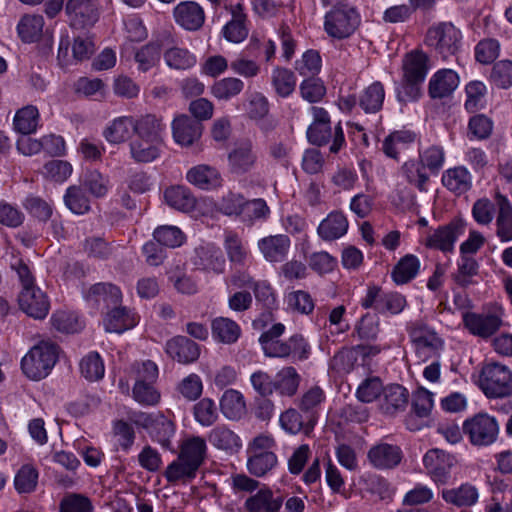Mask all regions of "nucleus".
Here are the masks:
<instances>
[{
    "label": "nucleus",
    "instance_id": "27",
    "mask_svg": "<svg viewBox=\"0 0 512 512\" xmlns=\"http://www.w3.org/2000/svg\"><path fill=\"white\" fill-rule=\"evenodd\" d=\"M497 215L495 233L501 242L512 241V204L500 193L496 195Z\"/></svg>",
    "mask_w": 512,
    "mask_h": 512
},
{
    "label": "nucleus",
    "instance_id": "51",
    "mask_svg": "<svg viewBox=\"0 0 512 512\" xmlns=\"http://www.w3.org/2000/svg\"><path fill=\"white\" fill-rule=\"evenodd\" d=\"M401 174L410 185L415 186L419 191L427 190L430 176L418 160L410 159L404 162L401 166Z\"/></svg>",
    "mask_w": 512,
    "mask_h": 512
},
{
    "label": "nucleus",
    "instance_id": "46",
    "mask_svg": "<svg viewBox=\"0 0 512 512\" xmlns=\"http://www.w3.org/2000/svg\"><path fill=\"white\" fill-rule=\"evenodd\" d=\"M416 139L415 133L408 130L394 131L382 143V150L386 156L397 159L399 154L408 148Z\"/></svg>",
    "mask_w": 512,
    "mask_h": 512
},
{
    "label": "nucleus",
    "instance_id": "25",
    "mask_svg": "<svg viewBox=\"0 0 512 512\" xmlns=\"http://www.w3.org/2000/svg\"><path fill=\"white\" fill-rule=\"evenodd\" d=\"M325 393L319 386H312L297 400L298 409L308 417V427H315L318 420V410L325 401Z\"/></svg>",
    "mask_w": 512,
    "mask_h": 512
},
{
    "label": "nucleus",
    "instance_id": "9",
    "mask_svg": "<svg viewBox=\"0 0 512 512\" xmlns=\"http://www.w3.org/2000/svg\"><path fill=\"white\" fill-rule=\"evenodd\" d=\"M224 9L230 14L231 19L223 26L222 36L229 42L240 43L244 41L249 33L248 16L244 11L241 1L226 2Z\"/></svg>",
    "mask_w": 512,
    "mask_h": 512
},
{
    "label": "nucleus",
    "instance_id": "28",
    "mask_svg": "<svg viewBox=\"0 0 512 512\" xmlns=\"http://www.w3.org/2000/svg\"><path fill=\"white\" fill-rule=\"evenodd\" d=\"M459 84L457 73L451 69L437 71L429 81V95L434 99L449 96Z\"/></svg>",
    "mask_w": 512,
    "mask_h": 512
},
{
    "label": "nucleus",
    "instance_id": "55",
    "mask_svg": "<svg viewBox=\"0 0 512 512\" xmlns=\"http://www.w3.org/2000/svg\"><path fill=\"white\" fill-rule=\"evenodd\" d=\"M247 461L248 471L256 476L262 477L277 465V456L271 451L250 453Z\"/></svg>",
    "mask_w": 512,
    "mask_h": 512
},
{
    "label": "nucleus",
    "instance_id": "52",
    "mask_svg": "<svg viewBox=\"0 0 512 512\" xmlns=\"http://www.w3.org/2000/svg\"><path fill=\"white\" fill-rule=\"evenodd\" d=\"M419 269V259L415 255L407 254L393 268L392 279L396 284H406L417 276Z\"/></svg>",
    "mask_w": 512,
    "mask_h": 512
},
{
    "label": "nucleus",
    "instance_id": "39",
    "mask_svg": "<svg viewBox=\"0 0 512 512\" xmlns=\"http://www.w3.org/2000/svg\"><path fill=\"white\" fill-rule=\"evenodd\" d=\"M179 455L199 469L207 455L205 439L200 436L185 439L179 447Z\"/></svg>",
    "mask_w": 512,
    "mask_h": 512
},
{
    "label": "nucleus",
    "instance_id": "58",
    "mask_svg": "<svg viewBox=\"0 0 512 512\" xmlns=\"http://www.w3.org/2000/svg\"><path fill=\"white\" fill-rule=\"evenodd\" d=\"M244 89V82L235 77H226L211 86V94L218 100L228 101L239 95Z\"/></svg>",
    "mask_w": 512,
    "mask_h": 512
},
{
    "label": "nucleus",
    "instance_id": "59",
    "mask_svg": "<svg viewBox=\"0 0 512 512\" xmlns=\"http://www.w3.org/2000/svg\"><path fill=\"white\" fill-rule=\"evenodd\" d=\"M64 203L66 207L74 214L83 215L89 212L90 200L84 190L77 185L67 188L64 195Z\"/></svg>",
    "mask_w": 512,
    "mask_h": 512
},
{
    "label": "nucleus",
    "instance_id": "16",
    "mask_svg": "<svg viewBox=\"0 0 512 512\" xmlns=\"http://www.w3.org/2000/svg\"><path fill=\"white\" fill-rule=\"evenodd\" d=\"M441 497L451 506L466 509L478 503L479 490L475 485L464 482L455 487L444 488L441 491Z\"/></svg>",
    "mask_w": 512,
    "mask_h": 512
},
{
    "label": "nucleus",
    "instance_id": "11",
    "mask_svg": "<svg viewBox=\"0 0 512 512\" xmlns=\"http://www.w3.org/2000/svg\"><path fill=\"white\" fill-rule=\"evenodd\" d=\"M257 154L249 140L238 143L228 154L229 171L235 175H244L255 168Z\"/></svg>",
    "mask_w": 512,
    "mask_h": 512
},
{
    "label": "nucleus",
    "instance_id": "23",
    "mask_svg": "<svg viewBox=\"0 0 512 512\" xmlns=\"http://www.w3.org/2000/svg\"><path fill=\"white\" fill-rule=\"evenodd\" d=\"M207 439L214 448L227 454H234L242 447L240 436L224 424L212 428L207 435Z\"/></svg>",
    "mask_w": 512,
    "mask_h": 512
},
{
    "label": "nucleus",
    "instance_id": "24",
    "mask_svg": "<svg viewBox=\"0 0 512 512\" xmlns=\"http://www.w3.org/2000/svg\"><path fill=\"white\" fill-rule=\"evenodd\" d=\"M172 131L176 143L190 146L201 136L202 126L189 116L180 115L173 120Z\"/></svg>",
    "mask_w": 512,
    "mask_h": 512
},
{
    "label": "nucleus",
    "instance_id": "5",
    "mask_svg": "<svg viewBox=\"0 0 512 512\" xmlns=\"http://www.w3.org/2000/svg\"><path fill=\"white\" fill-rule=\"evenodd\" d=\"M463 433L473 446L484 447L493 444L499 434L497 420L487 413H478L463 423Z\"/></svg>",
    "mask_w": 512,
    "mask_h": 512
},
{
    "label": "nucleus",
    "instance_id": "3",
    "mask_svg": "<svg viewBox=\"0 0 512 512\" xmlns=\"http://www.w3.org/2000/svg\"><path fill=\"white\" fill-rule=\"evenodd\" d=\"M361 22L357 9L350 5L332 8L324 17V30L331 38L342 40L350 37Z\"/></svg>",
    "mask_w": 512,
    "mask_h": 512
},
{
    "label": "nucleus",
    "instance_id": "43",
    "mask_svg": "<svg viewBox=\"0 0 512 512\" xmlns=\"http://www.w3.org/2000/svg\"><path fill=\"white\" fill-rule=\"evenodd\" d=\"M166 203L179 211L189 212L195 208L196 199L189 188L185 186H172L165 190Z\"/></svg>",
    "mask_w": 512,
    "mask_h": 512
},
{
    "label": "nucleus",
    "instance_id": "45",
    "mask_svg": "<svg viewBox=\"0 0 512 512\" xmlns=\"http://www.w3.org/2000/svg\"><path fill=\"white\" fill-rule=\"evenodd\" d=\"M135 118L121 116L115 118L104 130L103 135L109 143L119 144L130 138L131 131L134 132Z\"/></svg>",
    "mask_w": 512,
    "mask_h": 512
},
{
    "label": "nucleus",
    "instance_id": "40",
    "mask_svg": "<svg viewBox=\"0 0 512 512\" xmlns=\"http://www.w3.org/2000/svg\"><path fill=\"white\" fill-rule=\"evenodd\" d=\"M212 337L223 344L237 342L241 335V328L237 322L228 317H217L211 323Z\"/></svg>",
    "mask_w": 512,
    "mask_h": 512
},
{
    "label": "nucleus",
    "instance_id": "53",
    "mask_svg": "<svg viewBox=\"0 0 512 512\" xmlns=\"http://www.w3.org/2000/svg\"><path fill=\"white\" fill-rule=\"evenodd\" d=\"M39 121V111L36 106L27 105L19 109L13 120L14 128L23 135L36 131Z\"/></svg>",
    "mask_w": 512,
    "mask_h": 512
},
{
    "label": "nucleus",
    "instance_id": "31",
    "mask_svg": "<svg viewBox=\"0 0 512 512\" xmlns=\"http://www.w3.org/2000/svg\"><path fill=\"white\" fill-rule=\"evenodd\" d=\"M409 335L417 350L428 349L436 352L442 348L443 342L437 334L422 322H413L409 327Z\"/></svg>",
    "mask_w": 512,
    "mask_h": 512
},
{
    "label": "nucleus",
    "instance_id": "48",
    "mask_svg": "<svg viewBox=\"0 0 512 512\" xmlns=\"http://www.w3.org/2000/svg\"><path fill=\"white\" fill-rule=\"evenodd\" d=\"M307 421L308 417L296 408H288L279 416L281 428L289 434L304 432L306 435H309L314 427L309 428Z\"/></svg>",
    "mask_w": 512,
    "mask_h": 512
},
{
    "label": "nucleus",
    "instance_id": "33",
    "mask_svg": "<svg viewBox=\"0 0 512 512\" xmlns=\"http://www.w3.org/2000/svg\"><path fill=\"white\" fill-rule=\"evenodd\" d=\"M85 298L100 305L103 303L106 307L116 306L122 300L120 289L111 283H97L89 288Z\"/></svg>",
    "mask_w": 512,
    "mask_h": 512
},
{
    "label": "nucleus",
    "instance_id": "22",
    "mask_svg": "<svg viewBox=\"0 0 512 512\" xmlns=\"http://www.w3.org/2000/svg\"><path fill=\"white\" fill-rule=\"evenodd\" d=\"M166 353L182 364L195 362L200 356L199 346L185 336H177L166 343Z\"/></svg>",
    "mask_w": 512,
    "mask_h": 512
},
{
    "label": "nucleus",
    "instance_id": "17",
    "mask_svg": "<svg viewBox=\"0 0 512 512\" xmlns=\"http://www.w3.org/2000/svg\"><path fill=\"white\" fill-rule=\"evenodd\" d=\"M423 464L436 482L445 483L454 464V457L440 449H431L424 455Z\"/></svg>",
    "mask_w": 512,
    "mask_h": 512
},
{
    "label": "nucleus",
    "instance_id": "7",
    "mask_svg": "<svg viewBox=\"0 0 512 512\" xmlns=\"http://www.w3.org/2000/svg\"><path fill=\"white\" fill-rule=\"evenodd\" d=\"M65 12L71 27L76 29L92 27L100 17L99 0H67Z\"/></svg>",
    "mask_w": 512,
    "mask_h": 512
},
{
    "label": "nucleus",
    "instance_id": "8",
    "mask_svg": "<svg viewBox=\"0 0 512 512\" xmlns=\"http://www.w3.org/2000/svg\"><path fill=\"white\" fill-rule=\"evenodd\" d=\"M464 229L465 225L462 220H452L446 225L429 231L425 237L424 245L444 253L452 252L455 242L464 234Z\"/></svg>",
    "mask_w": 512,
    "mask_h": 512
},
{
    "label": "nucleus",
    "instance_id": "32",
    "mask_svg": "<svg viewBox=\"0 0 512 512\" xmlns=\"http://www.w3.org/2000/svg\"><path fill=\"white\" fill-rule=\"evenodd\" d=\"M409 393L401 385H389L383 390V400L380 408L387 415H394L403 411L408 404Z\"/></svg>",
    "mask_w": 512,
    "mask_h": 512
},
{
    "label": "nucleus",
    "instance_id": "57",
    "mask_svg": "<svg viewBox=\"0 0 512 512\" xmlns=\"http://www.w3.org/2000/svg\"><path fill=\"white\" fill-rule=\"evenodd\" d=\"M271 81L276 93L284 98L291 95L296 87V77L294 73L283 67L273 69Z\"/></svg>",
    "mask_w": 512,
    "mask_h": 512
},
{
    "label": "nucleus",
    "instance_id": "60",
    "mask_svg": "<svg viewBox=\"0 0 512 512\" xmlns=\"http://www.w3.org/2000/svg\"><path fill=\"white\" fill-rule=\"evenodd\" d=\"M83 186L96 197H105L110 188L109 178L98 170H88L83 177Z\"/></svg>",
    "mask_w": 512,
    "mask_h": 512
},
{
    "label": "nucleus",
    "instance_id": "61",
    "mask_svg": "<svg viewBox=\"0 0 512 512\" xmlns=\"http://www.w3.org/2000/svg\"><path fill=\"white\" fill-rule=\"evenodd\" d=\"M193 415L201 426H212L218 420L216 403L210 398H203L193 407Z\"/></svg>",
    "mask_w": 512,
    "mask_h": 512
},
{
    "label": "nucleus",
    "instance_id": "62",
    "mask_svg": "<svg viewBox=\"0 0 512 512\" xmlns=\"http://www.w3.org/2000/svg\"><path fill=\"white\" fill-rule=\"evenodd\" d=\"M479 265L472 256L460 257L457 264V271L452 275L453 280L461 287H467L472 283V277L477 275Z\"/></svg>",
    "mask_w": 512,
    "mask_h": 512
},
{
    "label": "nucleus",
    "instance_id": "4",
    "mask_svg": "<svg viewBox=\"0 0 512 512\" xmlns=\"http://www.w3.org/2000/svg\"><path fill=\"white\" fill-rule=\"evenodd\" d=\"M426 44L443 60L458 53L462 45L461 31L452 23H440L428 29Z\"/></svg>",
    "mask_w": 512,
    "mask_h": 512
},
{
    "label": "nucleus",
    "instance_id": "29",
    "mask_svg": "<svg viewBox=\"0 0 512 512\" xmlns=\"http://www.w3.org/2000/svg\"><path fill=\"white\" fill-rule=\"evenodd\" d=\"M348 227L346 216L340 211H332L320 222L317 233L321 239L333 241L344 236Z\"/></svg>",
    "mask_w": 512,
    "mask_h": 512
},
{
    "label": "nucleus",
    "instance_id": "34",
    "mask_svg": "<svg viewBox=\"0 0 512 512\" xmlns=\"http://www.w3.org/2000/svg\"><path fill=\"white\" fill-rule=\"evenodd\" d=\"M137 316L125 307H115L107 313L104 326L107 332L123 333L137 324Z\"/></svg>",
    "mask_w": 512,
    "mask_h": 512
},
{
    "label": "nucleus",
    "instance_id": "30",
    "mask_svg": "<svg viewBox=\"0 0 512 512\" xmlns=\"http://www.w3.org/2000/svg\"><path fill=\"white\" fill-rule=\"evenodd\" d=\"M166 125L163 119L154 114H145L135 118V137L164 141Z\"/></svg>",
    "mask_w": 512,
    "mask_h": 512
},
{
    "label": "nucleus",
    "instance_id": "14",
    "mask_svg": "<svg viewBox=\"0 0 512 512\" xmlns=\"http://www.w3.org/2000/svg\"><path fill=\"white\" fill-rule=\"evenodd\" d=\"M367 457L374 468L388 470L400 464L403 454L399 446L381 442L369 449Z\"/></svg>",
    "mask_w": 512,
    "mask_h": 512
},
{
    "label": "nucleus",
    "instance_id": "18",
    "mask_svg": "<svg viewBox=\"0 0 512 512\" xmlns=\"http://www.w3.org/2000/svg\"><path fill=\"white\" fill-rule=\"evenodd\" d=\"M193 264L203 271L221 274L225 270L226 261L220 248L207 244L195 249Z\"/></svg>",
    "mask_w": 512,
    "mask_h": 512
},
{
    "label": "nucleus",
    "instance_id": "19",
    "mask_svg": "<svg viewBox=\"0 0 512 512\" xmlns=\"http://www.w3.org/2000/svg\"><path fill=\"white\" fill-rule=\"evenodd\" d=\"M284 332L285 326L282 323H276L270 329L261 334L259 343L261 344L265 356L270 358L289 357L287 341L279 340Z\"/></svg>",
    "mask_w": 512,
    "mask_h": 512
},
{
    "label": "nucleus",
    "instance_id": "20",
    "mask_svg": "<svg viewBox=\"0 0 512 512\" xmlns=\"http://www.w3.org/2000/svg\"><path fill=\"white\" fill-rule=\"evenodd\" d=\"M187 181L201 190H214L222 186V176L218 169L207 164L190 168L186 174Z\"/></svg>",
    "mask_w": 512,
    "mask_h": 512
},
{
    "label": "nucleus",
    "instance_id": "50",
    "mask_svg": "<svg viewBox=\"0 0 512 512\" xmlns=\"http://www.w3.org/2000/svg\"><path fill=\"white\" fill-rule=\"evenodd\" d=\"M224 248L231 263L240 266L246 264L249 251L237 233L225 231Z\"/></svg>",
    "mask_w": 512,
    "mask_h": 512
},
{
    "label": "nucleus",
    "instance_id": "64",
    "mask_svg": "<svg viewBox=\"0 0 512 512\" xmlns=\"http://www.w3.org/2000/svg\"><path fill=\"white\" fill-rule=\"evenodd\" d=\"M81 375L88 381H97L104 376L105 368L100 355L91 352L80 361Z\"/></svg>",
    "mask_w": 512,
    "mask_h": 512
},
{
    "label": "nucleus",
    "instance_id": "1",
    "mask_svg": "<svg viewBox=\"0 0 512 512\" xmlns=\"http://www.w3.org/2000/svg\"><path fill=\"white\" fill-rule=\"evenodd\" d=\"M59 347L52 341L43 340L33 346L21 361L24 374L32 380L49 375L58 360Z\"/></svg>",
    "mask_w": 512,
    "mask_h": 512
},
{
    "label": "nucleus",
    "instance_id": "13",
    "mask_svg": "<svg viewBox=\"0 0 512 512\" xmlns=\"http://www.w3.org/2000/svg\"><path fill=\"white\" fill-rule=\"evenodd\" d=\"M18 302L21 310L35 319H43L49 312L50 304L47 296L36 286L22 289Z\"/></svg>",
    "mask_w": 512,
    "mask_h": 512
},
{
    "label": "nucleus",
    "instance_id": "10",
    "mask_svg": "<svg viewBox=\"0 0 512 512\" xmlns=\"http://www.w3.org/2000/svg\"><path fill=\"white\" fill-rule=\"evenodd\" d=\"M307 138L316 146L330 144L331 153H338L345 145V136L340 122L334 128L331 127V123L311 124L307 130Z\"/></svg>",
    "mask_w": 512,
    "mask_h": 512
},
{
    "label": "nucleus",
    "instance_id": "15",
    "mask_svg": "<svg viewBox=\"0 0 512 512\" xmlns=\"http://www.w3.org/2000/svg\"><path fill=\"white\" fill-rule=\"evenodd\" d=\"M464 326L475 336L488 338L501 326V319L493 313L466 312L463 314Z\"/></svg>",
    "mask_w": 512,
    "mask_h": 512
},
{
    "label": "nucleus",
    "instance_id": "42",
    "mask_svg": "<svg viewBox=\"0 0 512 512\" xmlns=\"http://www.w3.org/2000/svg\"><path fill=\"white\" fill-rule=\"evenodd\" d=\"M220 410L229 420H239L246 413V402L241 392L228 389L220 399Z\"/></svg>",
    "mask_w": 512,
    "mask_h": 512
},
{
    "label": "nucleus",
    "instance_id": "54",
    "mask_svg": "<svg viewBox=\"0 0 512 512\" xmlns=\"http://www.w3.org/2000/svg\"><path fill=\"white\" fill-rule=\"evenodd\" d=\"M160 45L156 42H149L134 53V60L140 72H147L157 65L160 60Z\"/></svg>",
    "mask_w": 512,
    "mask_h": 512
},
{
    "label": "nucleus",
    "instance_id": "44",
    "mask_svg": "<svg viewBox=\"0 0 512 512\" xmlns=\"http://www.w3.org/2000/svg\"><path fill=\"white\" fill-rule=\"evenodd\" d=\"M43 28L44 19L41 15L25 14L17 25V32L24 43H33L42 37Z\"/></svg>",
    "mask_w": 512,
    "mask_h": 512
},
{
    "label": "nucleus",
    "instance_id": "49",
    "mask_svg": "<svg viewBox=\"0 0 512 512\" xmlns=\"http://www.w3.org/2000/svg\"><path fill=\"white\" fill-rule=\"evenodd\" d=\"M282 506L281 498H274L270 489H260L245 501L249 512H277Z\"/></svg>",
    "mask_w": 512,
    "mask_h": 512
},
{
    "label": "nucleus",
    "instance_id": "21",
    "mask_svg": "<svg viewBox=\"0 0 512 512\" xmlns=\"http://www.w3.org/2000/svg\"><path fill=\"white\" fill-rule=\"evenodd\" d=\"M257 246L266 261L277 263L282 262L286 258L291 241L284 234L270 235L261 238Z\"/></svg>",
    "mask_w": 512,
    "mask_h": 512
},
{
    "label": "nucleus",
    "instance_id": "47",
    "mask_svg": "<svg viewBox=\"0 0 512 512\" xmlns=\"http://www.w3.org/2000/svg\"><path fill=\"white\" fill-rule=\"evenodd\" d=\"M198 470L178 454L177 458L166 467L164 476L169 483H186L196 477Z\"/></svg>",
    "mask_w": 512,
    "mask_h": 512
},
{
    "label": "nucleus",
    "instance_id": "63",
    "mask_svg": "<svg viewBox=\"0 0 512 512\" xmlns=\"http://www.w3.org/2000/svg\"><path fill=\"white\" fill-rule=\"evenodd\" d=\"M153 237L161 246L169 248L179 247L185 241L184 233L178 227L172 225L156 228Z\"/></svg>",
    "mask_w": 512,
    "mask_h": 512
},
{
    "label": "nucleus",
    "instance_id": "12",
    "mask_svg": "<svg viewBox=\"0 0 512 512\" xmlns=\"http://www.w3.org/2000/svg\"><path fill=\"white\" fill-rule=\"evenodd\" d=\"M175 22L187 31H198L205 23L203 7L195 1H182L173 9Z\"/></svg>",
    "mask_w": 512,
    "mask_h": 512
},
{
    "label": "nucleus",
    "instance_id": "6",
    "mask_svg": "<svg viewBox=\"0 0 512 512\" xmlns=\"http://www.w3.org/2000/svg\"><path fill=\"white\" fill-rule=\"evenodd\" d=\"M135 423L143 427L153 441L165 449H171V439L175 434L174 423L162 414L140 413Z\"/></svg>",
    "mask_w": 512,
    "mask_h": 512
},
{
    "label": "nucleus",
    "instance_id": "38",
    "mask_svg": "<svg viewBox=\"0 0 512 512\" xmlns=\"http://www.w3.org/2000/svg\"><path fill=\"white\" fill-rule=\"evenodd\" d=\"M163 58L170 69L177 71L192 69L197 64V56L189 49L180 46L166 49Z\"/></svg>",
    "mask_w": 512,
    "mask_h": 512
},
{
    "label": "nucleus",
    "instance_id": "2",
    "mask_svg": "<svg viewBox=\"0 0 512 512\" xmlns=\"http://www.w3.org/2000/svg\"><path fill=\"white\" fill-rule=\"evenodd\" d=\"M477 384L484 395L492 399L512 395V370L498 362L483 364Z\"/></svg>",
    "mask_w": 512,
    "mask_h": 512
},
{
    "label": "nucleus",
    "instance_id": "37",
    "mask_svg": "<svg viewBox=\"0 0 512 512\" xmlns=\"http://www.w3.org/2000/svg\"><path fill=\"white\" fill-rule=\"evenodd\" d=\"M384 99V85L380 81H375L360 93L358 104L365 113H377L382 109Z\"/></svg>",
    "mask_w": 512,
    "mask_h": 512
},
{
    "label": "nucleus",
    "instance_id": "56",
    "mask_svg": "<svg viewBox=\"0 0 512 512\" xmlns=\"http://www.w3.org/2000/svg\"><path fill=\"white\" fill-rule=\"evenodd\" d=\"M39 472L32 464H24L16 472L14 487L20 494L32 493L38 484Z\"/></svg>",
    "mask_w": 512,
    "mask_h": 512
},
{
    "label": "nucleus",
    "instance_id": "35",
    "mask_svg": "<svg viewBox=\"0 0 512 512\" xmlns=\"http://www.w3.org/2000/svg\"><path fill=\"white\" fill-rule=\"evenodd\" d=\"M428 57L422 51H412L403 60V77L406 81L424 82L428 72Z\"/></svg>",
    "mask_w": 512,
    "mask_h": 512
},
{
    "label": "nucleus",
    "instance_id": "36",
    "mask_svg": "<svg viewBox=\"0 0 512 512\" xmlns=\"http://www.w3.org/2000/svg\"><path fill=\"white\" fill-rule=\"evenodd\" d=\"M275 392L282 397L292 398L299 389L301 376L292 366H286L280 369L274 378Z\"/></svg>",
    "mask_w": 512,
    "mask_h": 512
},
{
    "label": "nucleus",
    "instance_id": "41",
    "mask_svg": "<svg viewBox=\"0 0 512 512\" xmlns=\"http://www.w3.org/2000/svg\"><path fill=\"white\" fill-rule=\"evenodd\" d=\"M442 184L456 194L467 192L472 186V176L467 168L457 166L446 170L442 175Z\"/></svg>",
    "mask_w": 512,
    "mask_h": 512
},
{
    "label": "nucleus",
    "instance_id": "26",
    "mask_svg": "<svg viewBox=\"0 0 512 512\" xmlns=\"http://www.w3.org/2000/svg\"><path fill=\"white\" fill-rule=\"evenodd\" d=\"M164 141L135 137L129 144L131 158L137 163H150L161 154Z\"/></svg>",
    "mask_w": 512,
    "mask_h": 512
}]
</instances>
